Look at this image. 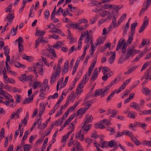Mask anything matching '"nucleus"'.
Instances as JSON below:
<instances>
[{
  "label": "nucleus",
  "instance_id": "f257e3e1",
  "mask_svg": "<svg viewBox=\"0 0 151 151\" xmlns=\"http://www.w3.org/2000/svg\"><path fill=\"white\" fill-rule=\"evenodd\" d=\"M19 51V52H22L23 50V46L22 43L23 42V39L22 37H20L18 39Z\"/></svg>",
  "mask_w": 151,
  "mask_h": 151
},
{
  "label": "nucleus",
  "instance_id": "f03ea898",
  "mask_svg": "<svg viewBox=\"0 0 151 151\" xmlns=\"http://www.w3.org/2000/svg\"><path fill=\"white\" fill-rule=\"evenodd\" d=\"M138 25V23L137 22H134L132 23L131 25V34L133 35L135 33V27Z\"/></svg>",
  "mask_w": 151,
  "mask_h": 151
},
{
  "label": "nucleus",
  "instance_id": "7ed1b4c3",
  "mask_svg": "<svg viewBox=\"0 0 151 151\" xmlns=\"http://www.w3.org/2000/svg\"><path fill=\"white\" fill-rule=\"evenodd\" d=\"M98 71L97 68H95L93 71V73L92 74L91 80L94 81L95 80L98 76Z\"/></svg>",
  "mask_w": 151,
  "mask_h": 151
},
{
  "label": "nucleus",
  "instance_id": "20e7f679",
  "mask_svg": "<svg viewBox=\"0 0 151 151\" xmlns=\"http://www.w3.org/2000/svg\"><path fill=\"white\" fill-rule=\"evenodd\" d=\"M81 60V58L78 59V58L77 59L75 63V65L73 67V70L72 73V75H73L75 73L76 71L77 68L78 67V65L80 61Z\"/></svg>",
  "mask_w": 151,
  "mask_h": 151
},
{
  "label": "nucleus",
  "instance_id": "39448f33",
  "mask_svg": "<svg viewBox=\"0 0 151 151\" xmlns=\"http://www.w3.org/2000/svg\"><path fill=\"white\" fill-rule=\"evenodd\" d=\"M134 47L132 46V47H129L127 49V50H130L131 51V55L132 57H133L137 53V50H134Z\"/></svg>",
  "mask_w": 151,
  "mask_h": 151
},
{
  "label": "nucleus",
  "instance_id": "423d86ee",
  "mask_svg": "<svg viewBox=\"0 0 151 151\" xmlns=\"http://www.w3.org/2000/svg\"><path fill=\"white\" fill-rule=\"evenodd\" d=\"M124 41L125 40L124 39L123 40H122V39H120V40L116 48V51H117L119 49H120L122 45L123 44Z\"/></svg>",
  "mask_w": 151,
  "mask_h": 151
},
{
  "label": "nucleus",
  "instance_id": "0eeeda50",
  "mask_svg": "<svg viewBox=\"0 0 151 151\" xmlns=\"http://www.w3.org/2000/svg\"><path fill=\"white\" fill-rule=\"evenodd\" d=\"M94 127L96 128H100V129L105 128V127L100 122H99L98 123L95 124L94 125Z\"/></svg>",
  "mask_w": 151,
  "mask_h": 151
},
{
  "label": "nucleus",
  "instance_id": "6e6552de",
  "mask_svg": "<svg viewBox=\"0 0 151 151\" xmlns=\"http://www.w3.org/2000/svg\"><path fill=\"white\" fill-rule=\"evenodd\" d=\"M14 17V14H11L10 13H9L6 16V19H8V22H12Z\"/></svg>",
  "mask_w": 151,
  "mask_h": 151
},
{
  "label": "nucleus",
  "instance_id": "1a4fd4ad",
  "mask_svg": "<svg viewBox=\"0 0 151 151\" xmlns=\"http://www.w3.org/2000/svg\"><path fill=\"white\" fill-rule=\"evenodd\" d=\"M86 112L85 110L81 108L79 109L77 111L76 116H78L79 115H83Z\"/></svg>",
  "mask_w": 151,
  "mask_h": 151
},
{
  "label": "nucleus",
  "instance_id": "9d476101",
  "mask_svg": "<svg viewBox=\"0 0 151 151\" xmlns=\"http://www.w3.org/2000/svg\"><path fill=\"white\" fill-rule=\"evenodd\" d=\"M129 27V24L128 22H127L126 23L125 27H124V30H123V35H126L127 34V30L128 29Z\"/></svg>",
  "mask_w": 151,
  "mask_h": 151
},
{
  "label": "nucleus",
  "instance_id": "9b49d317",
  "mask_svg": "<svg viewBox=\"0 0 151 151\" xmlns=\"http://www.w3.org/2000/svg\"><path fill=\"white\" fill-rule=\"evenodd\" d=\"M115 51L113 54L111 56L109 59V63L110 64H112L115 59L116 55L115 54Z\"/></svg>",
  "mask_w": 151,
  "mask_h": 151
},
{
  "label": "nucleus",
  "instance_id": "f8f14e48",
  "mask_svg": "<svg viewBox=\"0 0 151 151\" xmlns=\"http://www.w3.org/2000/svg\"><path fill=\"white\" fill-rule=\"evenodd\" d=\"M45 32L44 31H40L39 30H37L35 34V36H42L45 34Z\"/></svg>",
  "mask_w": 151,
  "mask_h": 151
},
{
  "label": "nucleus",
  "instance_id": "ddd939ff",
  "mask_svg": "<svg viewBox=\"0 0 151 151\" xmlns=\"http://www.w3.org/2000/svg\"><path fill=\"white\" fill-rule=\"evenodd\" d=\"M137 66H134L132 68L128 70V71L126 72L124 74L125 75L129 74L132 72L133 71L135 70L137 68Z\"/></svg>",
  "mask_w": 151,
  "mask_h": 151
},
{
  "label": "nucleus",
  "instance_id": "4468645a",
  "mask_svg": "<svg viewBox=\"0 0 151 151\" xmlns=\"http://www.w3.org/2000/svg\"><path fill=\"white\" fill-rule=\"evenodd\" d=\"M132 103L133 105L131 106V107H133L134 109H137V110H139L140 109V107L138 104H137L136 103L133 102Z\"/></svg>",
  "mask_w": 151,
  "mask_h": 151
},
{
  "label": "nucleus",
  "instance_id": "2eb2a0df",
  "mask_svg": "<svg viewBox=\"0 0 151 151\" xmlns=\"http://www.w3.org/2000/svg\"><path fill=\"white\" fill-rule=\"evenodd\" d=\"M33 101V99L31 98L28 97V98H26L24 100L23 104H27V103H30L31 102Z\"/></svg>",
  "mask_w": 151,
  "mask_h": 151
},
{
  "label": "nucleus",
  "instance_id": "dca6fc26",
  "mask_svg": "<svg viewBox=\"0 0 151 151\" xmlns=\"http://www.w3.org/2000/svg\"><path fill=\"white\" fill-rule=\"evenodd\" d=\"M88 116L87 115L86 116V118H87L85 122H84V124H85L86 123H88L91 122L92 120L93 119V117L92 116V115H91L88 119Z\"/></svg>",
  "mask_w": 151,
  "mask_h": 151
},
{
  "label": "nucleus",
  "instance_id": "f3484780",
  "mask_svg": "<svg viewBox=\"0 0 151 151\" xmlns=\"http://www.w3.org/2000/svg\"><path fill=\"white\" fill-rule=\"evenodd\" d=\"M145 2H144L143 6L144 8L145 7V6H146V9H147L151 4V0H147L146 2V4L145 6Z\"/></svg>",
  "mask_w": 151,
  "mask_h": 151
},
{
  "label": "nucleus",
  "instance_id": "a211bd4d",
  "mask_svg": "<svg viewBox=\"0 0 151 151\" xmlns=\"http://www.w3.org/2000/svg\"><path fill=\"white\" fill-rule=\"evenodd\" d=\"M107 141H104L102 142H100V143L101 144V145H100V144L98 145L99 146L101 147V148H103L104 147H107Z\"/></svg>",
  "mask_w": 151,
  "mask_h": 151
},
{
  "label": "nucleus",
  "instance_id": "6ab92c4d",
  "mask_svg": "<svg viewBox=\"0 0 151 151\" xmlns=\"http://www.w3.org/2000/svg\"><path fill=\"white\" fill-rule=\"evenodd\" d=\"M22 58L23 59L26 60L28 61H29V60L31 59L32 57L30 56H28L27 55L25 54L22 55Z\"/></svg>",
  "mask_w": 151,
  "mask_h": 151
},
{
  "label": "nucleus",
  "instance_id": "aec40b11",
  "mask_svg": "<svg viewBox=\"0 0 151 151\" xmlns=\"http://www.w3.org/2000/svg\"><path fill=\"white\" fill-rule=\"evenodd\" d=\"M4 53L5 54V55H8L10 49L8 48L7 46H5L4 48Z\"/></svg>",
  "mask_w": 151,
  "mask_h": 151
},
{
  "label": "nucleus",
  "instance_id": "412c9836",
  "mask_svg": "<svg viewBox=\"0 0 151 151\" xmlns=\"http://www.w3.org/2000/svg\"><path fill=\"white\" fill-rule=\"evenodd\" d=\"M37 39L41 43H47L48 42V41L46 40L45 39V38L42 37H39Z\"/></svg>",
  "mask_w": 151,
  "mask_h": 151
},
{
  "label": "nucleus",
  "instance_id": "4be33fe9",
  "mask_svg": "<svg viewBox=\"0 0 151 151\" xmlns=\"http://www.w3.org/2000/svg\"><path fill=\"white\" fill-rule=\"evenodd\" d=\"M151 64V60L150 62H147L146 63L143 65V66L142 67V68L141 69V71H142L144 70L149 65Z\"/></svg>",
  "mask_w": 151,
  "mask_h": 151
},
{
  "label": "nucleus",
  "instance_id": "5701e85b",
  "mask_svg": "<svg viewBox=\"0 0 151 151\" xmlns=\"http://www.w3.org/2000/svg\"><path fill=\"white\" fill-rule=\"evenodd\" d=\"M110 69L106 67H104L103 68L102 72L104 75H105L107 72L110 71Z\"/></svg>",
  "mask_w": 151,
  "mask_h": 151
},
{
  "label": "nucleus",
  "instance_id": "b1692460",
  "mask_svg": "<svg viewBox=\"0 0 151 151\" xmlns=\"http://www.w3.org/2000/svg\"><path fill=\"white\" fill-rule=\"evenodd\" d=\"M102 89H98L96 90L94 92V96L96 97L98 95L99 96L101 95L102 93H100V91Z\"/></svg>",
  "mask_w": 151,
  "mask_h": 151
},
{
  "label": "nucleus",
  "instance_id": "393cba45",
  "mask_svg": "<svg viewBox=\"0 0 151 151\" xmlns=\"http://www.w3.org/2000/svg\"><path fill=\"white\" fill-rule=\"evenodd\" d=\"M116 18L117 17H116V16H114L113 14L112 23L113 25H114L113 28H115L116 27Z\"/></svg>",
  "mask_w": 151,
  "mask_h": 151
},
{
  "label": "nucleus",
  "instance_id": "a878e982",
  "mask_svg": "<svg viewBox=\"0 0 151 151\" xmlns=\"http://www.w3.org/2000/svg\"><path fill=\"white\" fill-rule=\"evenodd\" d=\"M115 93L116 90L112 92L110 95H109L107 98V101H109L111 99V98L114 95Z\"/></svg>",
  "mask_w": 151,
  "mask_h": 151
},
{
  "label": "nucleus",
  "instance_id": "bb28decb",
  "mask_svg": "<svg viewBox=\"0 0 151 151\" xmlns=\"http://www.w3.org/2000/svg\"><path fill=\"white\" fill-rule=\"evenodd\" d=\"M68 76L66 77V78H65V80L64 83H63V84H61V86H60V88L64 87L65 86L66 84L67 83L68 81Z\"/></svg>",
  "mask_w": 151,
  "mask_h": 151
},
{
  "label": "nucleus",
  "instance_id": "cd10ccee",
  "mask_svg": "<svg viewBox=\"0 0 151 151\" xmlns=\"http://www.w3.org/2000/svg\"><path fill=\"white\" fill-rule=\"evenodd\" d=\"M30 145L29 144H26L24 145V151H29L30 150Z\"/></svg>",
  "mask_w": 151,
  "mask_h": 151
},
{
  "label": "nucleus",
  "instance_id": "c85d7f7f",
  "mask_svg": "<svg viewBox=\"0 0 151 151\" xmlns=\"http://www.w3.org/2000/svg\"><path fill=\"white\" fill-rule=\"evenodd\" d=\"M63 77H62L61 79H60L58 81L57 84V91H58L59 89V86L60 85V83H61L63 82Z\"/></svg>",
  "mask_w": 151,
  "mask_h": 151
},
{
  "label": "nucleus",
  "instance_id": "c756f323",
  "mask_svg": "<svg viewBox=\"0 0 151 151\" xmlns=\"http://www.w3.org/2000/svg\"><path fill=\"white\" fill-rule=\"evenodd\" d=\"M133 40V35H131V36H129V37L127 41V42L130 45Z\"/></svg>",
  "mask_w": 151,
  "mask_h": 151
},
{
  "label": "nucleus",
  "instance_id": "7c9ffc66",
  "mask_svg": "<svg viewBox=\"0 0 151 151\" xmlns=\"http://www.w3.org/2000/svg\"><path fill=\"white\" fill-rule=\"evenodd\" d=\"M54 72L51 77L50 82L51 83L52 82H55V81L56 79L55 78L56 76L54 75Z\"/></svg>",
  "mask_w": 151,
  "mask_h": 151
},
{
  "label": "nucleus",
  "instance_id": "2f4dec72",
  "mask_svg": "<svg viewBox=\"0 0 151 151\" xmlns=\"http://www.w3.org/2000/svg\"><path fill=\"white\" fill-rule=\"evenodd\" d=\"M114 140H111L108 143V145L109 147H112L114 145Z\"/></svg>",
  "mask_w": 151,
  "mask_h": 151
},
{
  "label": "nucleus",
  "instance_id": "473e14b6",
  "mask_svg": "<svg viewBox=\"0 0 151 151\" xmlns=\"http://www.w3.org/2000/svg\"><path fill=\"white\" fill-rule=\"evenodd\" d=\"M80 143L79 142L77 143V144L76 145L77 150L78 151H83V149L80 148Z\"/></svg>",
  "mask_w": 151,
  "mask_h": 151
},
{
  "label": "nucleus",
  "instance_id": "72a5a7b5",
  "mask_svg": "<svg viewBox=\"0 0 151 151\" xmlns=\"http://www.w3.org/2000/svg\"><path fill=\"white\" fill-rule=\"evenodd\" d=\"M92 36L91 35L90 36L89 35H87V37L85 39V41L86 42L87 44H88L89 41L90 40H91Z\"/></svg>",
  "mask_w": 151,
  "mask_h": 151
},
{
  "label": "nucleus",
  "instance_id": "f704fd0d",
  "mask_svg": "<svg viewBox=\"0 0 151 151\" xmlns=\"http://www.w3.org/2000/svg\"><path fill=\"white\" fill-rule=\"evenodd\" d=\"M32 77L33 76L32 75H29L27 76H26V78L25 79V81H30L31 82H32Z\"/></svg>",
  "mask_w": 151,
  "mask_h": 151
},
{
  "label": "nucleus",
  "instance_id": "c9c22d12",
  "mask_svg": "<svg viewBox=\"0 0 151 151\" xmlns=\"http://www.w3.org/2000/svg\"><path fill=\"white\" fill-rule=\"evenodd\" d=\"M142 143L144 145H149L150 146H151V142L150 141L145 140Z\"/></svg>",
  "mask_w": 151,
  "mask_h": 151
},
{
  "label": "nucleus",
  "instance_id": "e433bc0d",
  "mask_svg": "<svg viewBox=\"0 0 151 151\" xmlns=\"http://www.w3.org/2000/svg\"><path fill=\"white\" fill-rule=\"evenodd\" d=\"M143 114H151V110H145L142 112Z\"/></svg>",
  "mask_w": 151,
  "mask_h": 151
},
{
  "label": "nucleus",
  "instance_id": "4c0bfd02",
  "mask_svg": "<svg viewBox=\"0 0 151 151\" xmlns=\"http://www.w3.org/2000/svg\"><path fill=\"white\" fill-rule=\"evenodd\" d=\"M44 14L45 18L48 19L50 16V13L49 10L48 9H46L44 13Z\"/></svg>",
  "mask_w": 151,
  "mask_h": 151
},
{
  "label": "nucleus",
  "instance_id": "58836bf2",
  "mask_svg": "<svg viewBox=\"0 0 151 151\" xmlns=\"http://www.w3.org/2000/svg\"><path fill=\"white\" fill-rule=\"evenodd\" d=\"M144 89L145 91V93L146 94L149 95L150 94H151V90H150L148 88H144Z\"/></svg>",
  "mask_w": 151,
  "mask_h": 151
},
{
  "label": "nucleus",
  "instance_id": "ea45409f",
  "mask_svg": "<svg viewBox=\"0 0 151 151\" xmlns=\"http://www.w3.org/2000/svg\"><path fill=\"white\" fill-rule=\"evenodd\" d=\"M61 72V69H59L58 68H56L55 70V73L54 72V75L56 76H58L60 75Z\"/></svg>",
  "mask_w": 151,
  "mask_h": 151
},
{
  "label": "nucleus",
  "instance_id": "a19ab883",
  "mask_svg": "<svg viewBox=\"0 0 151 151\" xmlns=\"http://www.w3.org/2000/svg\"><path fill=\"white\" fill-rule=\"evenodd\" d=\"M18 27V25H17L16 27V28H14V27H12L11 30L10 32L12 33V30H13V32H14V34L13 35H15L17 33V29Z\"/></svg>",
  "mask_w": 151,
  "mask_h": 151
},
{
  "label": "nucleus",
  "instance_id": "79ce46f5",
  "mask_svg": "<svg viewBox=\"0 0 151 151\" xmlns=\"http://www.w3.org/2000/svg\"><path fill=\"white\" fill-rule=\"evenodd\" d=\"M71 36H68L67 38L70 40V43L71 44L73 43L75 41V39L74 38H71Z\"/></svg>",
  "mask_w": 151,
  "mask_h": 151
},
{
  "label": "nucleus",
  "instance_id": "37998d69",
  "mask_svg": "<svg viewBox=\"0 0 151 151\" xmlns=\"http://www.w3.org/2000/svg\"><path fill=\"white\" fill-rule=\"evenodd\" d=\"M12 4H10L9 5L7 8L5 9V12H11L10 9H12Z\"/></svg>",
  "mask_w": 151,
  "mask_h": 151
},
{
  "label": "nucleus",
  "instance_id": "c03bdc74",
  "mask_svg": "<svg viewBox=\"0 0 151 151\" xmlns=\"http://www.w3.org/2000/svg\"><path fill=\"white\" fill-rule=\"evenodd\" d=\"M113 6V4L110 5L109 4H106L104 5H102L101 6H102V7H105V9H107L108 8H112Z\"/></svg>",
  "mask_w": 151,
  "mask_h": 151
},
{
  "label": "nucleus",
  "instance_id": "a18cd8bd",
  "mask_svg": "<svg viewBox=\"0 0 151 151\" xmlns=\"http://www.w3.org/2000/svg\"><path fill=\"white\" fill-rule=\"evenodd\" d=\"M83 79L82 80V81L78 85V86L77 88V89L76 91V92H77V91H78V88H80L81 89L83 88V87H81V86H82L83 85Z\"/></svg>",
  "mask_w": 151,
  "mask_h": 151
},
{
  "label": "nucleus",
  "instance_id": "49530a36",
  "mask_svg": "<svg viewBox=\"0 0 151 151\" xmlns=\"http://www.w3.org/2000/svg\"><path fill=\"white\" fill-rule=\"evenodd\" d=\"M148 24V19H145L144 20V22L143 24H142V25L143 26H145V27H146V26Z\"/></svg>",
  "mask_w": 151,
  "mask_h": 151
},
{
  "label": "nucleus",
  "instance_id": "de8ad7c7",
  "mask_svg": "<svg viewBox=\"0 0 151 151\" xmlns=\"http://www.w3.org/2000/svg\"><path fill=\"white\" fill-rule=\"evenodd\" d=\"M40 119H38V120H37V122H35L34 123L33 125H32V127H31V128L30 129V131H32L33 130V129L35 127L36 125V124H38V122H40Z\"/></svg>",
  "mask_w": 151,
  "mask_h": 151
},
{
  "label": "nucleus",
  "instance_id": "09e8293b",
  "mask_svg": "<svg viewBox=\"0 0 151 151\" xmlns=\"http://www.w3.org/2000/svg\"><path fill=\"white\" fill-rule=\"evenodd\" d=\"M40 107L43 108V109H42V112H44L45 110V106L44 105V104L43 103H41L40 104Z\"/></svg>",
  "mask_w": 151,
  "mask_h": 151
},
{
  "label": "nucleus",
  "instance_id": "8fccbe9b",
  "mask_svg": "<svg viewBox=\"0 0 151 151\" xmlns=\"http://www.w3.org/2000/svg\"><path fill=\"white\" fill-rule=\"evenodd\" d=\"M63 95L60 96L59 99L58 101L56 104V105L59 104L61 101H63Z\"/></svg>",
  "mask_w": 151,
  "mask_h": 151
},
{
  "label": "nucleus",
  "instance_id": "3c124183",
  "mask_svg": "<svg viewBox=\"0 0 151 151\" xmlns=\"http://www.w3.org/2000/svg\"><path fill=\"white\" fill-rule=\"evenodd\" d=\"M113 9H114L116 10L115 11L116 12H118L119 11V9H120V8H118V6H115V5H113V6H112Z\"/></svg>",
  "mask_w": 151,
  "mask_h": 151
},
{
  "label": "nucleus",
  "instance_id": "603ef678",
  "mask_svg": "<svg viewBox=\"0 0 151 151\" xmlns=\"http://www.w3.org/2000/svg\"><path fill=\"white\" fill-rule=\"evenodd\" d=\"M38 109L37 108L35 109V110H34L33 114L32 116V118L36 116L37 113L38 112Z\"/></svg>",
  "mask_w": 151,
  "mask_h": 151
},
{
  "label": "nucleus",
  "instance_id": "864d4df0",
  "mask_svg": "<svg viewBox=\"0 0 151 151\" xmlns=\"http://www.w3.org/2000/svg\"><path fill=\"white\" fill-rule=\"evenodd\" d=\"M146 41H145V39H144L142 42L141 45L139 46V47L140 48L142 47H144L145 45L146 44Z\"/></svg>",
  "mask_w": 151,
  "mask_h": 151
},
{
  "label": "nucleus",
  "instance_id": "5fc2aeb1",
  "mask_svg": "<svg viewBox=\"0 0 151 151\" xmlns=\"http://www.w3.org/2000/svg\"><path fill=\"white\" fill-rule=\"evenodd\" d=\"M63 68L64 69L62 71V73L63 75L68 72V68L65 67Z\"/></svg>",
  "mask_w": 151,
  "mask_h": 151
},
{
  "label": "nucleus",
  "instance_id": "6e6d98bb",
  "mask_svg": "<svg viewBox=\"0 0 151 151\" xmlns=\"http://www.w3.org/2000/svg\"><path fill=\"white\" fill-rule=\"evenodd\" d=\"M50 32H53V33L55 32V33H57L58 34L61 33V30L60 29H55V30L52 31H50Z\"/></svg>",
  "mask_w": 151,
  "mask_h": 151
},
{
  "label": "nucleus",
  "instance_id": "4d7b16f0",
  "mask_svg": "<svg viewBox=\"0 0 151 151\" xmlns=\"http://www.w3.org/2000/svg\"><path fill=\"white\" fill-rule=\"evenodd\" d=\"M85 142L88 143H90L92 142V140L90 138H87L85 139Z\"/></svg>",
  "mask_w": 151,
  "mask_h": 151
},
{
  "label": "nucleus",
  "instance_id": "13d9d810",
  "mask_svg": "<svg viewBox=\"0 0 151 151\" xmlns=\"http://www.w3.org/2000/svg\"><path fill=\"white\" fill-rule=\"evenodd\" d=\"M43 141V139H38L35 144V145L37 146L38 144L41 143Z\"/></svg>",
  "mask_w": 151,
  "mask_h": 151
},
{
  "label": "nucleus",
  "instance_id": "bf43d9fd",
  "mask_svg": "<svg viewBox=\"0 0 151 151\" xmlns=\"http://www.w3.org/2000/svg\"><path fill=\"white\" fill-rule=\"evenodd\" d=\"M145 27H145V26H143L142 25L139 30V33H140L144 31V29H145Z\"/></svg>",
  "mask_w": 151,
  "mask_h": 151
},
{
  "label": "nucleus",
  "instance_id": "052dcab7",
  "mask_svg": "<svg viewBox=\"0 0 151 151\" xmlns=\"http://www.w3.org/2000/svg\"><path fill=\"white\" fill-rule=\"evenodd\" d=\"M131 56V51L130 50H127V54L126 55V58L127 59H128L130 56Z\"/></svg>",
  "mask_w": 151,
  "mask_h": 151
},
{
  "label": "nucleus",
  "instance_id": "680f3d73",
  "mask_svg": "<svg viewBox=\"0 0 151 151\" xmlns=\"http://www.w3.org/2000/svg\"><path fill=\"white\" fill-rule=\"evenodd\" d=\"M5 94H7L8 95H9V96H10V95H9L8 93H7L6 92H5L4 90H2V91H0V94L2 96H4Z\"/></svg>",
  "mask_w": 151,
  "mask_h": 151
},
{
  "label": "nucleus",
  "instance_id": "e2e57ef3",
  "mask_svg": "<svg viewBox=\"0 0 151 151\" xmlns=\"http://www.w3.org/2000/svg\"><path fill=\"white\" fill-rule=\"evenodd\" d=\"M70 122L71 121L69 120V119H68L64 124V127H65L67 125H68Z\"/></svg>",
  "mask_w": 151,
  "mask_h": 151
},
{
  "label": "nucleus",
  "instance_id": "0e129e2a",
  "mask_svg": "<svg viewBox=\"0 0 151 151\" xmlns=\"http://www.w3.org/2000/svg\"><path fill=\"white\" fill-rule=\"evenodd\" d=\"M116 135L115 136V137L116 138L120 137L122 136V132L119 131H118L117 133H116Z\"/></svg>",
  "mask_w": 151,
  "mask_h": 151
},
{
  "label": "nucleus",
  "instance_id": "69168bd1",
  "mask_svg": "<svg viewBox=\"0 0 151 151\" xmlns=\"http://www.w3.org/2000/svg\"><path fill=\"white\" fill-rule=\"evenodd\" d=\"M76 114V113L73 114L70 116L68 119H69V120L71 121L75 117Z\"/></svg>",
  "mask_w": 151,
  "mask_h": 151
},
{
  "label": "nucleus",
  "instance_id": "338daca9",
  "mask_svg": "<svg viewBox=\"0 0 151 151\" xmlns=\"http://www.w3.org/2000/svg\"><path fill=\"white\" fill-rule=\"evenodd\" d=\"M68 138L67 137H66L65 135H64L63 136V137L62 138L61 140V142H66L67 140V139Z\"/></svg>",
  "mask_w": 151,
  "mask_h": 151
},
{
  "label": "nucleus",
  "instance_id": "774afa93",
  "mask_svg": "<svg viewBox=\"0 0 151 151\" xmlns=\"http://www.w3.org/2000/svg\"><path fill=\"white\" fill-rule=\"evenodd\" d=\"M63 112L62 111H60L59 110H58L57 111V113L56 114L55 116L56 117H57L58 116H60L62 114Z\"/></svg>",
  "mask_w": 151,
  "mask_h": 151
}]
</instances>
